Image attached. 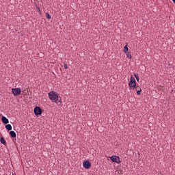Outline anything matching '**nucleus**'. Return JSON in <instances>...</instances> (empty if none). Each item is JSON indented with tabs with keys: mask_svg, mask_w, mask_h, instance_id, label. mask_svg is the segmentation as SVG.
Wrapping results in <instances>:
<instances>
[{
	"mask_svg": "<svg viewBox=\"0 0 175 175\" xmlns=\"http://www.w3.org/2000/svg\"><path fill=\"white\" fill-rule=\"evenodd\" d=\"M48 96H49V100L51 102L55 103V104L58 103L59 94L57 92H55V91L49 92L48 93Z\"/></svg>",
	"mask_w": 175,
	"mask_h": 175,
	"instance_id": "obj_1",
	"label": "nucleus"
},
{
	"mask_svg": "<svg viewBox=\"0 0 175 175\" xmlns=\"http://www.w3.org/2000/svg\"><path fill=\"white\" fill-rule=\"evenodd\" d=\"M129 86L131 90H135L137 86V83L135 79L131 76L130 79V81L129 83Z\"/></svg>",
	"mask_w": 175,
	"mask_h": 175,
	"instance_id": "obj_2",
	"label": "nucleus"
},
{
	"mask_svg": "<svg viewBox=\"0 0 175 175\" xmlns=\"http://www.w3.org/2000/svg\"><path fill=\"white\" fill-rule=\"evenodd\" d=\"M109 159L113 163H116L117 164L121 163V160L119 156L113 155L109 157Z\"/></svg>",
	"mask_w": 175,
	"mask_h": 175,
	"instance_id": "obj_3",
	"label": "nucleus"
},
{
	"mask_svg": "<svg viewBox=\"0 0 175 175\" xmlns=\"http://www.w3.org/2000/svg\"><path fill=\"white\" fill-rule=\"evenodd\" d=\"M33 113L36 116H41L42 113V109L40 107H36L33 109Z\"/></svg>",
	"mask_w": 175,
	"mask_h": 175,
	"instance_id": "obj_4",
	"label": "nucleus"
},
{
	"mask_svg": "<svg viewBox=\"0 0 175 175\" xmlns=\"http://www.w3.org/2000/svg\"><path fill=\"white\" fill-rule=\"evenodd\" d=\"M12 93L14 96H18L21 94L20 88H12Z\"/></svg>",
	"mask_w": 175,
	"mask_h": 175,
	"instance_id": "obj_5",
	"label": "nucleus"
},
{
	"mask_svg": "<svg viewBox=\"0 0 175 175\" xmlns=\"http://www.w3.org/2000/svg\"><path fill=\"white\" fill-rule=\"evenodd\" d=\"M83 166L85 169L88 170L92 167V164L89 161H85L83 163Z\"/></svg>",
	"mask_w": 175,
	"mask_h": 175,
	"instance_id": "obj_6",
	"label": "nucleus"
},
{
	"mask_svg": "<svg viewBox=\"0 0 175 175\" xmlns=\"http://www.w3.org/2000/svg\"><path fill=\"white\" fill-rule=\"evenodd\" d=\"M1 120L4 124H7L9 123V120L5 116L1 117Z\"/></svg>",
	"mask_w": 175,
	"mask_h": 175,
	"instance_id": "obj_7",
	"label": "nucleus"
},
{
	"mask_svg": "<svg viewBox=\"0 0 175 175\" xmlns=\"http://www.w3.org/2000/svg\"><path fill=\"white\" fill-rule=\"evenodd\" d=\"M10 135L12 138H16V133L14 131H10Z\"/></svg>",
	"mask_w": 175,
	"mask_h": 175,
	"instance_id": "obj_8",
	"label": "nucleus"
},
{
	"mask_svg": "<svg viewBox=\"0 0 175 175\" xmlns=\"http://www.w3.org/2000/svg\"><path fill=\"white\" fill-rule=\"evenodd\" d=\"M0 142L1 144L4 145V146H5L7 144L6 141L3 137H1L0 138Z\"/></svg>",
	"mask_w": 175,
	"mask_h": 175,
	"instance_id": "obj_9",
	"label": "nucleus"
},
{
	"mask_svg": "<svg viewBox=\"0 0 175 175\" xmlns=\"http://www.w3.org/2000/svg\"><path fill=\"white\" fill-rule=\"evenodd\" d=\"M5 129L8 131H12V126L11 124H8L5 125Z\"/></svg>",
	"mask_w": 175,
	"mask_h": 175,
	"instance_id": "obj_10",
	"label": "nucleus"
},
{
	"mask_svg": "<svg viewBox=\"0 0 175 175\" xmlns=\"http://www.w3.org/2000/svg\"><path fill=\"white\" fill-rule=\"evenodd\" d=\"M126 57L129 58V59H132V55L130 52H126Z\"/></svg>",
	"mask_w": 175,
	"mask_h": 175,
	"instance_id": "obj_11",
	"label": "nucleus"
},
{
	"mask_svg": "<svg viewBox=\"0 0 175 175\" xmlns=\"http://www.w3.org/2000/svg\"><path fill=\"white\" fill-rule=\"evenodd\" d=\"M134 77H135V78L136 79V81H137V82H139V80H140L139 76L137 74L135 73V74H134Z\"/></svg>",
	"mask_w": 175,
	"mask_h": 175,
	"instance_id": "obj_12",
	"label": "nucleus"
},
{
	"mask_svg": "<svg viewBox=\"0 0 175 175\" xmlns=\"http://www.w3.org/2000/svg\"><path fill=\"white\" fill-rule=\"evenodd\" d=\"M123 51H124V53H128L129 52L128 45L124 46Z\"/></svg>",
	"mask_w": 175,
	"mask_h": 175,
	"instance_id": "obj_13",
	"label": "nucleus"
},
{
	"mask_svg": "<svg viewBox=\"0 0 175 175\" xmlns=\"http://www.w3.org/2000/svg\"><path fill=\"white\" fill-rule=\"evenodd\" d=\"M135 90V91H139V90H142V88L140 86L136 85Z\"/></svg>",
	"mask_w": 175,
	"mask_h": 175,
	"instance_id": "obj_14",
	"label": "nucleus"
},
{
	"mask_svg": "<svg viewBox=\"0 0 175 175\" xmlns=\"http://www.w3.org/2000/svg\"><path fill=\"white\" fill-rule=\"evenodd\" d=\"M46 18L48 19V20H51V16L48 13H46Z\"/></svg>",
	"mask_w": 175,
	"mask_h": 175,
	"instance_id": "obj_15",
	"label": "nucleus"
},
{
	"mask_svg": "<svg viewBox=\"0 0 175 175\" xmlns=\"http://www.w3.org/2000/svg\"><path fill=\"white\" fill-rule=\"evenodd\" d=\"M142 90H137V95H141V94H142Z\"/></svg>",
	"mask_w": 175,
	"mask_h": 175,
	"instance_id": "obj_16",
	"label": "nucleus"
},
{
	"mask_svg": "<svg viewBox=\"0 0 175 175\" xmlns=\"http://www.w3.org/2000/svg\"><path fill=\"white\" fill-rule=\"evenodd\" d=\"M64 69L67 70L68 68V66L67 64L64 65Z\"/></svg>",
	"mask_w": 175,
	"mask_h": 175,
	"instance_id": "obj_17",
	"label": "nucleus"
},
{
	"mask_svg": "<svg viewBox=\"0 0 175 175\" xmlns=\"http://www.w3.org/2000/svg\"><path fill=\"white\" fill-rule=\"evenodd\" d=\"M172 1L175 3V0H172Z\"/></svg>",
	"mask_w": 175,
	"mask_h": 175,
	"instance_id": "obj_18",
	"label": "nucleus"
}]
</instances>
